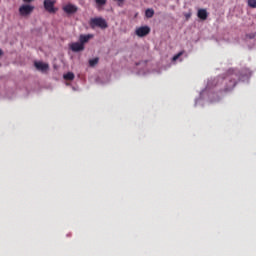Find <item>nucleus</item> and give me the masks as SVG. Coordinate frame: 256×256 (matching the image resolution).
<instances>
[{"mask_svg": "<svg viewBox=\"0 0 256 256\" xmlns=\"http://www.w3.org/2000/svg\"><path fill=\"white\" fill-rule=\"evenodd\" d=\"M237 85V81L235 79H230V85L226 88V91L232 90Z\"/></svg>", "mask_w": 256, "mask_h": 256, "instance_id": "nucleus-12", "label": "nucleus"}, {"mask_svg": "<svg viewBox=\"0 0 256 256\" xmlns=\"http://www.w3.org/2000/svg\"><path fill=\"white\" fill-rule=\"evenodd\" d=\"M0 56H3V50L0 49Z\"/></svg>", "mask_w": 256, "mask_h": 256, "instance_id": "nucleus-20", "label": "nucleus"}, {"mask_svg": "<svg viewBox=\"0 0 256 256\" xmlns=\"http://www.w3.org/2000/svg\"><path fill=\"white\" fill-rule=\"evenodd\" d=\"M107 0H96V4L99 6H104L106 5Z\"/></svg>", "mask_w": 256, "mask_h": 256, "instance_id": "nucleus-16", "label": "nucleus"}, {"mask_svg": "<svg viewBox=\"0 0 256 256\" xmlns=\"http://www.w3.org/2000/svg\"><path fill=\"white\" fill-rule=\"evenodd\" d=\"M92 38H93L92 34H87V35L82 34L80 35L79 41L84 46V44L87 43Z\"/></svg>", "mask_w": 256, "mask_h": 256, "instance_id": "nucleus-9", "label": "nucleus"}, {"mask_svg": "<svg viewBox=\"0 0 256 256\" xmlns=\"http://www.w3.org/2000/svg\"><path fill=\"white\" fill-rule=\"evenodd\" d=\"M154 14H155V12H154V10H153L152 8H148V9H146V11H145V16H146V18H148V19L153 18Z\"/></svg>", "mask_w": 256, "mask_h": 256, "instance_id": "nucleus-11", "label": "nucleus"}, {"mask_svg": "<svg viewBox=\"0 0 256 256\" xmlns=\"http://www.w3.org/2000/svg\"><path fill=\"white\" fill-rule=\"evenodd\" d=\"M247 37L249 39H254L256 37V34L252 33V34H248Z\"/></svg>", "mask_w": 256, "mask_h": 256, "instance_id": "nucleus-18", "label": "nucleus"}, {"mask_svg": "<svg viewBox=\"0 0 256 256\" xmlns=\"http://www.w3.org/2000/svg\"><path fill=\"white\" fill-rule=\"evenodd\" d=\"M63 78L66 81H73L75 78V75L73 74V72H67L66 74H64Z\"/></svg>", "mask_w": 256, "mask_h": 256, "instance_id": "nucleus-10", "label": "nucleus"}, {"mask_svg": "<svg viewBox=\"0 0 256 256\" xmlns=\"http://www.w3.org/2000/svg\"><path fill=\"white\" fill-rule=\"evenodd\" d=\"M248 6L252 9H256V0H248Z\"/></svg>", "mask_w": 256, "mask_h": 256, "instance_id": "nucleus-14", "label": "nucleus"}, {"mask_svg": "<svg viewBox=\"0 0 256 256\" xmlns=\"http://www.w3.org/2000/svg\"><path fill=\"white\" fill-rule=\"evenodd\" d=\"M125 0H114V2H118V6H122Z\"/></svg>", "mask_w": 256, "mask_h": 256, "instance_id": "nucleus-17", "label": "nucleus"}, {"mask_svg": "<svg viewBox=\"0 0 256 256\" xmlns=\"http://www.w3.org/2000/svg\"><path fill=\"white\" fill-rule=\"evenodd\" d=\"M150 27L149 26H141L136 29V35L140 38H143L150 34Z\"/></svg>", "mask_w": 256, "mask_h": 256, "instance_id": "nucleus-4", "label": "nucleus"}, {"mask_svg": "<svg viewBox=\"0 0 256 256\" xmlns=\"http://www.w3.org/2000/svg\"><path fill=\"white\" fill-rule=\"evenodd\" d=\"M56 1L55 0H44L43 5L46 12L49 14H55L57 12V8H55Z\"/></svg>", "mask_w": 256, "mask_h": 256, "instance_id": "nucleus-2", "label": "nucleus"}, {"mask_svg": "<svg viewBox=\"0 0 256 256\" xmlns=\"http://www.w3.org/2000/svg\"><path fill=\"white\" fill-rule=\"evenodd\" d=\"M89 25L91 29H95L96 27L100 29H106L108 27L106 20L101 17L91 18Z\"/></svg>", "mask_w": 256, "mask_h": 256, "instance_id": "nucleus-1", "label": "nucleus"}, {"mask_svg": "<svg viewBox=\"0 0 256 256\" xmlns=\"http://www.w3.org/2000/svg\"><path fill=\"white\" fill-rule=\"evenodd\" d=\"M98 62H99V58L96 57V58H93V59L89 60V65H90V67H94L98 64Z\"/></svg>", "mask_w": 256, "mask_h": 256, "instance_id": "nucleus-13", "label": "nucleus"}, {"mask_svg": "<svg viewBox=\"0 0 256 256\" xmlns=\"http://www.w3.org/2000/svg\"><path fill=\"white\" fill-rule=\"evenodd\" d=\"M35 68L39 71H46L49 68V65L43 62H35Z\"/></svg>", "mask_w": 256, "mask_h": 256, "instance_id": "nucleus-8", "label": "nucleus"}, {"mask_svg": "<svg viewBox=\"0 0 256 256\" xmlns=\"http://www.w3.org/2000/svg\"><path fill=\"white\" fill-rule=\"evenodd\" d=\"M184 54V51H180L178 54L174 55L173 61H177L182 55Z\"/></svg>", "mask_w": 256, "mask_h": 256, "instance_id": "nucleus-15", "label": "nucleus"}, {"mask_svg": "<svg viewBox=\"0 0 256 256\" xmlns=\"http://www.w3.org/2000/svg\"><path fill=\"white\" fill-rule=\"evenodd\" d=\"M63 10L66 14H75L77 12V7L72 4H67L63 7Z\"/></svg>", "mask_w": 256, "mask_h": 256, "instance_id": "nucleus-6", "label": "nucleus"}, {"mask_svg": "<svg viewBox=\"0 0 256 256\" xmlns=\"http://www.w3.org/2000/svg\"><path fill=\"white\" fill-rule=\"evenodd\" d=\"M190 18V15H187V19Z\"/></svg>", "mask_w": 256, "mask_h": 256, "instance_id": "nucleus-21", "label": "nucleus"}, {"mask_svg": "<svg viewBox=\"0 0 256 256\" xmlns=\"http://www.w3.org/2000/svg\"><path fill=\"white\" fill-rule=\"evenodd\" d=\"M34 0H23L24 3H31L33 2Z\"/></svg>", "mask_w": 256, "mask_h": 256, "instance_id": "nucleus-19", "label": "nucleus"}, {"mask_svg": "<svg viewBox=\"0 0 256 256\" xmlns=\"http://www.w3.org/2000/svg\"><path fill=\"white\" fill-rule=\"evenodd\" d=\"M198 18L202 21H206L208 18V12L206 9H199L198 10V14H197Z\"/></svg>", "mask_w": 256, "mask_h": 256, "instance_id": "nucleus-7", "label": "nucleus"}, {"mask_svg": "<svg viewBox=\"0 0 256 256\" xmlns=\"http://www.w3.org/2000/svg\"><path fill=\"white\" fill-rule=\"evenodd\" d=\"M33 10H34V6L29 5V4H24V5L20 6L19 14L22 17H27L33 12Z\"/></svg>", "mask_w": 256, "mask_h": 256, "instance_id": "nucleus-3", "label": "nucleus"}, {"mask_svg": "<svg viewBox=\"0 0 256 256\" xmlns=\"http://www.w3.org/2000/svg\"><path fill=\"white\" fill-rule=\"evenodd\" d=\"M70 49L75 52H81L84 50V45L81 42H74L70 45Z\"/></svg>", "mask_w": 256, "mask_h": 256, "instance_id": "nucleus-5", "label": "nucleus"}]
</instances>
